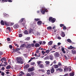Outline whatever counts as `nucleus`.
<instances>
[{"label": "nucleus", "instance_id": "nucleus-1", "mask_svg": "<svg viewBox=\"0 0 76 76\" xmlns=\"http://www.w3.org/2000/svg\"><path fill=\"white\" fill-rule=\"evenodd\" d=\"M16 61L17 63H20V64H23V59L20 57L16 58Z\"/></svg>", "mask_w": 76, "mask_h": 76}, {"label": "nucleus", "instance_id": "nucleus-2", "mask_svg": "<svg viewBox=\"0 0 76 76\" xmlns=\"http://www.w3.org/2000/svg\"><path fill=\"white\" fill-rule=\"evenodd\" d=\"M41 11L42 14H44L45 12H48L47 9H45V7H43L41 10Z\"/></svg>", "mask_w": 76, "mask_h": 76}, {"label": "nucleus", "instance_id": "nucleus-3", "mask_svg": "<svg viewBox=\"0 0 76 76\" xmlns=\"http://www.w3.org/2000/svg\"><path fill=\"white\" fill-rule=\"evenodd\" d=\"M34 70V67H33L31 68H29L28 69V72H32Z\"/></svg>", "mask_w": 76, "mask_h": 76}, {"label": "nucleus", "instance_id": "nucleus-4", "mask_svg": "<svg viewBox=\"0 0 76 76\" xmlns=\"http://www.w3.org/2000/svg\"><path fill=\"white\" fill-rule=\"evenodd\" d=\"M59 54L58 53L56 52L55 54V57H59Z\"/></svg>", "mask_w": 76, "mask_h": 76}, {"label": "nucleus", "instance_id": "nucleus-5", "mask_svg": "<svg viewBox=\"0 0 76 76\" xmlns=\"http://www.w3.org/2000/svg\"><path fill=\"white\" fill-rule=\"evenodd\" d=\"M31 47V45L30 44H28L27 46H26V48H30Z\"/></svg>", "mask_w": 76, "mask_h": 76}, {"label": "nucleus", "instance_id": "nucleus-6", "mask_svg": "<svg viewBox=\"0 0 76 76\" xmlns=\"http://www.w3.org/2000/svg\"><path fill=\"white\" fill-rule=\"evenodd\" d=\"M24 19H25V18H22L20 20V22H23V20L24 22V23L23 24V25H24V24H25V23L26 22H25V20Z\"/></svg>", "mask_w": 76, "mask_h": 76}, {"label": "nucleus", "instance_id": "nucleus-7", "mask_svg": "<svg viewBox=\"0 0 76 76\" xmlns=\"http://www.w3.org/2000/svg\"><path fill=\"white\" fill-rule=\"evenodd\" d=\"M49 58L50 59V60H53L54 59V57H53L52 55H50Z\"/></svg>", "mask_w": 76, "mask_h": 76}, {"label": "nucleus", "instance_id": "nucleus-8", "mask_svg": "<svg viewBox=\"0 0 76 76\" xmlns=\"http://www.w3.org/2000/svg\"><path fill=\"white\" fill-rule=\"evenodd\" d=\"M13 27H14V28H15V29L18 28L19 27V25H18V24L15 25Z\"/></svg>", "mask_w": 76, "mask_h": 76}, {"label": "nucleus", "instance_id": "nucleus-9", "mask_svg": "<svg viewBox=\"0 0 76 76\" xmlns=\"http://www.w3.org/2000/svg\"><path fill=\"white\" fill-rule=\"evenodd\" d=\"M25 75V73H24V72H22V71L20 73V76H22V75Z\"/></svg>", "mask_w": 76, "mask_h": 76}, {"label": "nucleus", "instance_id": "nucleus-10", "mask_svg": "<svg viewBox=\"0 0 76 76\" xmlns=\"http://www.w3.org/2000/svg\"><path fill=\"white\" fill-rule=\"evenodd\" d=\"M61 35L62 37H65V34H64V33L62 32L61 34Z\"/></svg>", "mask_w": 76, "mask_h": 76}, {"label": "nucleus", "instance_id": "nucleus-11", "mask_svg": "<svg viewBox=\"0 0 76 76\" xmlns=\"http://www.w3.org/2000/svg\"><path fill=\"white\" fill-rule=\"evenodd\" d=\"M37 23L38 25H41L42 22L41 21H38L37 22Z\"/></svg>", "mask_w": 76, "mask_h": 76}, {"label": "nucleus", "instance_id": "nucleus-12", "mask_svg": "<svg viewBox=\"0 0 76 76\" xmlns=\"http://www.w3.org/2000/svg\"><path fill=\"white\" fill-rule=\"evenodd\" d=\"M54 67L55 69H57L58 67V65L55 64L54 65Z\"/></svg>", "mask_w": 76, "mask_h": 76}, {"label": "nucleus", "instance_id": "nucleus-13", "mask_svg": "<svg viewBox=\"0 0 76 76\" xmlns=\"http://www.w3.org/2000/svg\"><path fill=\"white\" fill-rule=\"evenodd\" d=\"M4 23H5V25L7 26H9V24L8 22L6 21H4Z\"/></svg>", "mask_w": 76, "mask_h": 76}, {"label": "nucleus", "instance_id": "nucleus-14", "mask_svg": "<svg viewBox=\"0 0 76 76\" xmlns=\"http://www.w3.org/2000/svg\"><path fill=\"white\" fill-rule=\"evenodd\" d=\"M34 34H35L36 35H40V33L37 31H35Z\"/></svg>", "mask_w": 76, "mask_h": 76}, {"label": "nucleus", "instance_id": "nucleus-15", "mask_svg": "<svg viewBox=\"0 0 76 76\" xmlns=\"http://www.w3.org/2000/svg\"><path fill=\"white\" fill-rule=\"evenodd\" d=\"M69 70V68H67L66 67H65L64 69V71L65 72H66Z\"/></svg>", "mask_w": 76, "mask_h": 76}, {"label": "nucleus", "instance_id": "nucleus-16", "mask_svg": "<svg viewBox=\"0 0 76 76\" xmlns=\"http://www.w3.org/2000/svg\"><path fill=\"white\" fill-rule=\"evenodd\" d=\"M72 53L74 54H76V51L75 50H72Z\"/></svg>", "mask_w": 76, "mask_h": 76}, {"label": "nucleus", "instance_id": "nucleus-17", "mask_svg": "<svg viewBox=\"0 0 76 76\" xmlns=\"http://www.w3.org/2000/svg\"><path fill=\"white\" fill-rule=\"evenodd\" d=\"M59 70V71H60V72H62V70H63V69H62L61 68H58L56 69V71H58Z\"/></svg>", "mask_w": 76, "mask_h": 76}, {"label": "nucleus", "instance_id": "nucleus-18", "mask_svg": "<svg viewBox=\"0 0 76 76\" xmlns=\"http://www.w3.org/2000/svg\"><path fill=\"white\" fill-rule=\"evenodd\" d=\"M51 73H53L54 72V69L53 68H52L51 69Z\"/></svg>", "mask_w": 76, "mask_h": 76}, {"label": "nucleus", "instance_id": "nucleus-19", "mask_svg": "<svg viewBox=\"0 0 76 76\" xmlns=\"http://www.w3.org/2000/svg\"><path fill=\"white\" fill-rule=\"evenodd\" d=\"M29 67V64L26 65L24 67V69H27Z\"/></svg>", "mask_w": 76, "mask_h": 76}, {"label": "nucleus", "instance_id": "nucleus-20", "mask_svg": "<svg viewBox=\"0 0 76 76\" xmlns=\"http://www.w3.org/2000/svg\"><path fill=\"white\" fill-rule=\"evenodd\" d=\"M10 68H11V66L10 65H8L6 67L7 69H10Z\"/></svg>", "mask_w": 76, "mask_h": 76}, {"label": "nucleus", "instance_id": "nucleus-21", "mask_svg": "<svg viewBox=\"0 0 76 76\" xmlns=\"http://www.w3.org/2000/svg\"><path fill=\"white\" fill-rule=\"evenodd\" d=\"M69 75L70 76H73L75 75V73L74 72L70 73H69Z\"/></svg>", "mask_w": 76, "mask_h": 76}, {"label": "nucleus", "instance_id": "nucleus-22", "mask_svg": "<svg viewBox=\"0 0 76 76\" xmlns=\"http://www.w3.org/2000/svg\"><path fill=\"white\" fill-rule=\"evenodd\" d=\"M35 47H39V44L38 43H36L35 44Z\"/></svg>", "mask_w": 76, "mask_h": 76}, {"label": "nucleus", "instance_id": "nucleus-23", "mask_svg": "<svg viewBox=\"0 0 76 76\" xmlns=\"http://www.w3.org/2000/svg\"><path fill=\"white\" fill-rule=\"evenodd\" d=\"M26 45L25 44H23V45H21L20 46V48H22V47H26Z\"/></svg>", "mask_w": 76, "mask_h": 76}, {"label": "nucleus", "instance_id": "nucleus-24", "mask_svg": "<svg viewBox=\"0 0 76 76\" xmlns=\"http://www.w3.org/2000/svg\"><path fill=\"white\" fill-rule=\"evenodd\" d=\"M1 25H4V22L3 21V20H2L1 21Z\"/></svg>", "mask_w": 76, "mask_h": 76}, {"label": "nucleus", "instance_id": "nucleus-25", "mask_svg": "<svg viewBox=\"0 0 76 76\" xmlns=\"http://www.w3.org/2000/svg\"><path fill=\"white\" fill-rule=\"evenodd\" d=\"M49 45H51L52 44H53V42L52 41H50L48 43Z\"/></svg>", "mask_w": 76, "mask_h": 76}, {"label": "nucleus", "instance_id": "nucleus-26", "mask_svg": "<svg viewBox=\"0 0 76 76\" xmlns=\"http://www.w3.org/2000/svg\"><path fill=\"white\" fill-rule=\"evenodd\" d=\"M61 50L63 52V53H64V54H65V53H66V52L64 51V48H62Z\"/></svg>", "mask_w": 76, "mask_h": 76}, {"label": "nucleus", "instance_id": "nucleus-27", "mask_svg": "<svg viewBox=\"0 0 76 76\" xmlns=\"http://www.w3.org/2000/svg\"><path fill=\"white\" fill-rule=\"evenodd\" d=\"M55 21H56V19L53 18L52 19L51 22L52 23H54V22H55Z\"/></svg>", "mask_w": 76, "mask_h": 76}, {"label": "nucleus", "instance_id": "nucleus-28", "mask_svg": "<svg viewBox=\"0 0 76 76\" xmlns=\"http://www.w3.org/2000/svg\"><path fill=\"white\" fill-rule=\"evenodd\" d=\"M39 67L41 68H44V66L43 65V64H40L39 65Z\"/></svg>", "mask_w": 76, "mask_h": 76}, {"label": "nucleus", "instance_id": "nucleus-29", "mask_svg": "<svg viewBox=\"0 0 76 76\" xmlns=\"http://www.w3.org/2000/svg\"><path fill=\"white\" fill-rule=\"evenodd\" d=\"M24 33L25 34H26V35L28 34V32L26 30L25 31Z\"/></svg>", "mask_w": 76, "mask_h": 76}, {"label": "nucleus", "instance_id": "nucleus-30", "mask_svg": "<svg viewBox=\"0 0 76 76\" xmlns=\"http://www.w3.org/2000/svg\"><path fill=\"white\" fill-rule=\"evenodd\" d=\"M32 31H33V30H32V29L31 28L30 29L29 31V33H31Z\"/></svg>", "mask_w": 76, "mask_h": 76}, {"label": "nucleus", "instance_id": "nucleus-31", "mask_svg": "<svg viewBox=\"0 0 76 76\" xmlns=\"http://www.w3.org/2000/svg\"><path fill=\"white\" fill-rule=\"evenodd\" d=\"M53 18L52 17H50L49 19V21L50 22H52V20H53Z\"/></svg>", "mask_w": 76, "mask_h": 76}, {"label": "nucleus", "instance_id": "nucleus-32", "mask_svg": "<svg viewBox=\"0 0 76 76\" xmlns=\"http://www.w3.org/2000/svg\"><path fill=\"white\" fill-rule=\"evenodd\" d=\"M67 42H69V43H71L72 42V41L70 40V39H67Z\"/></svg>", "mask_w": 76, "mask_h": 76}, {"label": "nucleus", "instance_id": "nucleus-33", "mask_svg": "<svg viewBox=\"0 0 76 76\" xmlns=\"http://www.w3.org/2000/svg\"><path fill=\"white\" fill-rule=\"evenodd\" d=\"M47 74L48 75H50V70H47Z\"/></svg>", "mask_w": 76, "mask_h": 76}, {"label": "nucleus", "instance_id": "nucleus-34", "mask_svg": "<svg viewBox=\"0 0 76 76\" xmlns=\"http://www.w3.org/2000/svg\"><path fill=\"white\" fill-rule=\"evenodd\" d=\"M47 29L50 30L52 29V27L51 26H49L47 28Z\"/></svg>", "mask_w": 76, "mask_h": 76}, {"label": "nucleus", "instance_id": "nucleus-35", "mask_svg": "<svg viewBox=\"0 0 76 76\" xmlns=\"http://www.w3.org/2000/svg\"><path fill=\"white\" fill-rule=\"evenodd\" d=\"M42 62L40 61H37V64L38 65H39Z\"/></svg>", "mask_w": 76, "mask_h": 76}, {"label": "nucleus", "instance_id": "nucleus-36", "mask_svg": "<svg viewBox=\"0 0 76 76\" xmlns=\"http://www.w3.org/2000/svg\"><path fill=\"white\" fill-rule=\"evenodd\" d=\"M45 63L46 64H50V61H46L45 62Z\"/></svg>", "mask_w": 76, "mask_h": 76}, {"label": "nucleus", "instance_id": "nucleus-37", "mask_svg": "<svg viewBox=\"0 0 76 76\" xmlns=\"http://www.w3.org/2000/svg\"><path fill=\"white\" fill-rule=\"evenodd\" d=\"M2 60H4V61H6V59L4 58H3L1 59V61Z\"/></svg>", "mask_w": 76, "mask_h": 76}, {"label": "nucleus", "instance_id": "nucleus-38", "mask_svg": "<svg viewBox=\"0 0 76 76\" xmlns=\"http://www.w3.org/2000/svg\"><path fill=\"white\" fill-rule=\"evenodd\" d=\"M74 48L72 47V46H70V47H68V49H72V48Z\"/></svg>", "mask_w": 76, "mask_h": 76}, {"label": "nucleus", "instance_id": "nucleus-39", "mask_svg": "<svg viewBox=\"0 0 76 76\" xmlns=\"http://www.w3.org/2000/svg\"><path fill=\"white\" fill-rule=\"evenodd\" d=\"M49 52H50V50H47L46 51V53H47V54H48L49 53Z\"/></svg>", "mask_w": 76, "mask_h": 76}, {"label": "nucleus", "instance_id": "nucleus-40", "mask_svg": "<svg viewBox=\"0 0 76 76\" xmlns=\"http://www.w3.org/2000/svg\"><path fill=\"white\" fill-rule=\"evenodd\" d=\"M63 29L64 30H66V27L65 26H63Z\"/></svg>", "mask_w": 76, "mask_h": 76}, {"label": "nucleus", "instance_id": "nucleus-41", "mask_svg": "<svg viewBox=\"0 0 76 76\" xmlns=\"http://www.w3.org/2000/svg\"><path fill=\"white\" fill-rule=\"evenodd\" d=\"M30 39V37H28L26 39V40L27 41H29Z\"/></svg>", "mask_w": 76, "mask_h": 76}, {"label": "nucleus", "instance_id": "nucleus-42", "mask_svg": "<svg viewBox=\"0 0 76 76\" xmlns=\"http://www.w3.org/2000/svg\"><path fill=\"white\" fill-rule=\"evenodd\" d=\"M34 20L36 21H38V20H40V19L39 18H35Z\"/></svg>", "mask_w": 76, "mask_h": 76}, {"label": "nucleus", "instance_id": "nucleus-43", "mask_svg": "<svg viewBox=\"0 0 76 76\" xmlns=\"http://www.w3.org/2000/svg\"><path fill=\"white\" fill-rule=\"evenodd\" d=\"M45 59H46V60H47V59H49V56H47L45 58Z\"/></svg>", "mask_w": 76, "mask_h": 76}, {"label": "nucleus", "instance_id": "nucleus-44", "mask_svg": "<svg viewBox=\"0 0 76 76\" xmlns=\"http://www.w3.org/2000/svg\"><path fill=\"white\" fill-rule=\"evenodd\" d=\"M58 65L60 66H62V65L61 64V63L60 62H59L58 64Z\"/></svg>", "mask_w": 76, "mask_h": 76}, {"label": "nucleus", "instance_id": "nucleus-45", "mask_svg": "<svg viewBox=\"0 0 76 76\" xmlns=\"http://www.w3.org/2000/svg\"><path fill=\"white\" fill-rule=\"evenodd\" d=\"M7 29H8L9 31H10L11 30V29H10V28L9 27L7 28Z\"/></svg>", "mask_w": 76, "mask_h": 76}, {"label": "nucleus", "instance_id": "nucleus-46", "mask_svg": "<svg viewBox=\"0 0 76 76\" xmlns=\"http://www.w3.org/2000/svg\"><path fill=\"white\" fill-rule=\"evenodd\" d=\"M38 43H39L40 44V45H41L42 44V41H40L39 42H37Z\"/></svg>", "mask_w": 76, "mask_h": 76}, {"label": "nucleus", "instance_id": "nucleus-47", "mask_svg": "<svg viewBox=\"0 0 76 76\" xmlns=\"http://www.w3.org/2000/svg\"><path fill=\"white\" fill-rule=\"evenodd\" d=\"M53 63L54 64H56L57 63V61L56 60H54L53 61Z\"/></svg>", "mask_w": 76, "mask_h": 76}, {"label": "nucleus", "instance_id": "nucleus-48", "mask_svg": "<svg viewBox=\"0 0 76 76\" xmlns=\"http://www.w3.org/2000/svg\"><path fill=\"white\" fill-rule=\"evenodd\" d=\"M64 24H60V27H63V26H64Z\"/></svg>", "mask_w": 76, "mask_h": 76}, {"label": "nucleus", "instance_id": "nucleus-49", "mask_svg": "<svg viewBox=\"0 0 76 76\" xmlns=\"http://www.w3.org/2000/svg\"><path fill=\"white\" fill-rule=\"evenodd\" d=\"M34 64H35V62H31V64L32 65H34Z\"/></svg>", "mask_w": 76, "mask_h": 76}, {"label": "nucleus", "instance_id": "nucleus-50", "mask_svg": "<svg viewBox=\"0 0 76 76\" xmlns=\"http://www.w3.org/2000/svg\"><path fill=\"white\" fill-rule=\"evenodd\" d=\"M7 40L8 41H10V38H7Z\"/></svg>", "mask_w": 76, "mask_h": 76}, {"label": "nucleus", "instance_id": "nucleus-51", "mask_svg": "<svg viewBox=\"0 0 76 76\" xmlns=\"http://www.w3.org/2000/svg\"><path fill=\"white\" fill-rule=\"evenodd\" d=\"M64 57H65V59H66V60L68 59V58H67L66 56H64Z\"/></svg>", "mask_w": 76, "mask_h": 76}, {"label": "nucleus", "instance_id": "nucleus-52", "mask_svg": "<svg viewBox=\"0 0 76 76\" xmlns=\"http://www.w3.org/2000/svg\"><path fill=\"white\" fill-rule=\"evenodd\" d=\"M31 75H30L29 73H28L26 75V76H31Z\"/></svg>", "mask_w": 76, "mask_h": 76}, {"label": "nucleus", "instance_id": "nucleus-53", "mask_svg": "<svg viewBox=\"0 0 76 76\" xmlns=\"http://www.w3.org/2000/svg\"><path fill=\"white\" fill-rule=\"evenodd\" d=\"M2 1H5V2H7V1H8V0H2Z\"/></svg>", "mask_w": 76, "mask_h": 76}, {"label": "nucleus", "instance_id": "nucleus-54", "mask_svg": "<svg viewBox=\"0 0 76 76\" xmlns=\"http://www.w3.org/2000/svg\"><path fill=\"white\" fill-rule=\"evenodd\" d=\"M45 43H46V42L45 41H43L42 43V44L44 45L45 44Z\"/></svg>", "mask_w": 76, "mask_h": 76}, {"label": "nucleus", "instance_id": "nucleus-55", "mask_svg": "<svg viewBox=\"0 0 76 76\" xmlns=\"http://www.w3.org/2000/svg\"><path fill=\"white\" fill-rule=\"evenodd\" d=\"M31 75L32 76H34L35 75V73L34 72H31Z\"/></svg>", "mask_w": 76, "mask_h": 76}, {"label": "nucleus", "instance_id": "nucleus-56", "mask_svg": "<svg viewBox=\"0 0 76 76\" xmlns=\"http://www.w3.org/2000/svg\"><path fill=\"white\" fill-rule=\"evenodd\" d=\"M42 54H45V52H44V50H42Z\"/></svg>", "mask_w": 76, "mask_h": 76}, {"label": "nucleus", "instance_id": "nucleus-57", "mask_svg": "<svg viewBox=\"0 0 76 76\" xmlns=\"http://www.w3.org/2000/svg\"><path fill=\"white\" fill-rule=\"evenodd\" d=\"M22 34H20L19 35V37H22Z\"/></svg>", "mask_w": 76, "mask_h": 76}, {"label": "nucleus", "instance_id": "nucleus-58", "mask_svg": "<svg viewBox=\"0 0 76 76\" xmlns=\"http://www.w3.org/2000/svg\"><path fill=\"white\" fill-rule=\"evenodd\" d=\"M12 46L11 45H10L9 46V48H12Z\"/></svg>", "mask_w": 76, "mask_h": 76}, {"label": "nucleus", "instance_id": "nucleus-59", "mask_svg": "<svg viewBox=\"0 0 76 76\" xmlns=\"http://www.w3.org/2000/svg\"><path fill=\"white\" fill-rule=\"evenodd\" d=\"M1 75L2 76H4V73L2 72L1 73Z\"/></svg>", "mask_w": 76, "mask_h": 76}, {"label": "nucleus", "instance_id": "nucleus-60", "mask_svg": "<svg viewBox=\"0 0 76 76\" xmlns=\"http://www.w3.org/2000/svg\"><path fill=\"white\" fill-rule=\"evenodd\" d=\"M39 50H37L36 51V53H39Z\"/></svg>", "mask_w": 76, "mask_h": 76}, {"label": "nucleus", "instance_id": "nucleus-61", "mask_svg": "<svg viewBox=\"0 0 76 76\" xmlns=\"http://www.w3.org/2000/svg\"><path fill=\"white\" fill-rule=\"evenodd\" d=\"M14 52H16V51H18V50H17V49H15V50H14Z\"/></svg>", "mask_w": 76, "mask_h": 76}, {"label": "nucleus", "instance_id": "nucleus-62", "mask_svg": "<svg viewBox=\"0 0 76 76\" xmlns=\"http://www.w3.org/2000/svg\"><path fill=\"white\" fill-rule=\"evenodd\" d=\"M64 76H68V74H66Z\"/></svg>", "mask_w": 76, "mask_h": 76}, {"label": "nucleus", "instance_id": "nucleus-63", "mask_svg": "<svg viewBox=\"0 0 76 76\" xmlns=\"http://www.w3.org/2000/svg\"><path fill=\"white\" fill-rule=\"evenodd\" d=\"M41 72H44V69H42Z\"/></svg>", "mask_w": 76, "mask_h": 76}, {"label": "nucleus", "instance_id": "nucleus-64", "mask_svg": "<svg viewBox=\"0 0 76 76\" xmlns=\"http://www.w3.org/2000/svg\"><path fill=\"white\" fill-rule=\"evenodd\" d=\"M2 70H4V67H3L2 68Z\"/></svg>", "mask_w": 76, "mask_h": 76}]
</instances>
